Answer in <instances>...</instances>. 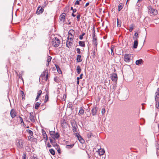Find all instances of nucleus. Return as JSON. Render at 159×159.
Here are the masks:
<instances>
[{
  "mask_svg": "<svg viewBox=\"0 0 159 159\" xmlns=\"http://www.w3.org/2000/svg\"><path fill=\"white\" fill-rule=\"evenodd\" d=\"M51 60H47L48 63L46 64V65L47 66H48L49 64V62L51 61Z\"/></svg>",
  "mask_w": 159,
  "mask_h": 159,
  "instance_id": "13d9d810",
  "label": "nucleus"
},
{
  "mask_svg": "<svg viewBox=\"0 0 159 159\" xmlns=\"http://www.w3.org/2000/svg\"><path fill=\"white\" fill-rule=\"evenodd\" d=\"M31 159H38L36 156H34Z\"/></svg>",
  "mask_w": 159,
  "mask_h": 159,
  "instance_id": "6e6d98bb",
  "label": "nucleus"
},
{
  "mask_svg": "<svg viewBox=\"0 0 159 159\" xmlns=\"http://www.w3.org/2000/svg\"><path fill=\"white\" fill-rule=\"evenodd\" d=\"M43 11V8L41 7H39L37 9L36 11V13L37 14H39L42 13Z\"/></svg>",
  "mask_w": 159,
  "mask_h": 159,
  "instance_id": "ddd939ff",
  "label": "nucleus"
},
{
  "mask_svg": "<svg viewBox=\"0 0 159 159\" xmlns=\"http://www.w3.org/2000/svg\"><path fill=\"white\" fill-rule=\"evenodd\" d=\"M92 54V55L91 57V58L93 59H95V57L96 56V54L95 50H94L93 51Z\"/></svg>",
  "mask_w": 159,
  "mask_h": 159,
  "instance_id": "5701e85b",
  "label": "nucleus"
},
{
  "mask_svg": "<svg viewBox=\"0 0 159 159\" xmlns=\"http://www.w3.org/2000/svg\"><path fill=\"white\" fill-rule=\"evenodd\" d=\"M42 134L44 139H46V140H48V136L45 131H42Z\"/></svg>",
  "mask_w": 159,
  "mask_h": 159,
  "instance_id": "412c9836",
  "label": "nucleus"
},
{
  "mask_svg": "<svg viewBox=\"0 0 159 159\" xmlns=\"http://www.w3.org/2000/svg\"><path fill=\"white\" fill-rule=\"evenodd\" d=\"M138 44V40H135L134 41L133 44V48H136L137 47Z\"/></svg>",
  "mask_w": 159,
  "mask_h": 159,
  "instance_id": "aec40b11",
  "label": "nucleus"
},
{
  "mask_svg": "<svg viewBox=\"0 0 159 159\" xmlns=\"http://www.w3.org/2000/svg\"><path fill=\"white\" fill-rule=\"evenodd\" d=\"M77 72L78 74H79L81 71V69L79 66H78L76 68Z\"/></svg>",
  "mask_w": 159,
  "mask_h": 159,
  "instance_id": "2f4dec72",
  "label": "nucleus"
},
{
  "mask_svg": "<svg viewBox=\"0 0 159 159\" xmlns=\"http://www.w3.org/2000/svg\"><path fill=\"white\" fill-rule=\"evenodd\" d=\"M74 145V144H71V145H67L66 146V148H72Z\"/></svg>",
  "mask_w": 159,
  "mask_h": 159,
  "instance_id": "4c0bfd02",
  "label": "nucleus"
},
{
  "mask_svg": "<svg viewBox=\"0 0 159 159\" xmlns=\"http://www.w3.org/2000/svg\"><path fill=\"white\" fill-rule=\"evenodd\" d=\"M127 94H128V91H127L125 92V93L124 94V95L125 96V99H126L127 98H128Z\"/></svg>",
  "mask_w": 159,
  "mask_h": 159,
  "instance_id": "79ce46f5",
  "label": "nucleus"
},
{
  "mask_svg": "<svg viewBox=\"0 0 159 159\" xmlns=\"http://www.w3.org/2000/svg\"><path fill=\"white\" fill-rule=\"evenodd\" d=\"M41 103L39 102H36L34 105V108L36 109H38Z\"/></svg>",
  "mask_w": 159,
  "mask_h": 159,
  "instance_id": "b1692460",
  "label": "nucleus"
},
{
  "mask_svg": "<svg viewBox=\"0 0 159 159\" xmlns=\"http://www.w3.org/2000/svg\"><path fill=\"white\" fill-rule=\"evenodd\" d=\"M48 73H47V74H46V76H44L43 77L41 78V79L42 80H44L45 81H47L48 80Z\"/></svg>",
  "mask_w": 159,
  "mask_h": 159,
  "instance_id": "c85d7f7f",
  "label": "nucleus"
},
{
  "mask_svg": "<svg viewBox=\"0 0 159 159\" xmlns=\"http://www.w3.org/2000/svg\"><path fill=\"white\" fill-rule=\"evenodd\" d=\"M78 140L79 141L80 143H83L84 142V141L82 138L81 136H80L78 139Z\"/></svg>",
  "mask_w": 159,
  "mask_h": 159,
  "instance_id": "cd10ccee",
  "label": "nucleus"
},
{
  "mask_svg": "<svg viewBox=\"0 0 159 159\" xmlns=\"http://www.w3.org/2000/svg\"><path fill=\"white\" fill-rule=\"evenodd\" d=\"M74 34L75 31L73 30H70L68 32V37L67 38L73 39Z\"/></svg>",
  "mask_w": 159,
  "mask_h": 159,
  "instance_id": "39448f33",
  "label": "nucleus"
},
{
  "mask_svg": "<svg viewBox=\"0 0 159 159\" xmlns=\"http://www.w3.org/2000/svg\"><path fill=\"white\" fill-rule=\"evenodd\" d=\"M26 131L29 133L30 135L31 136H33V133L32 131L30 129H27Z\"/></svg>",
  "mask_w": 159,
  "mask_h": 159,
  "instance_id": "473e14b6",
  "label": "nucleus"
},
{
  "mask_svg": "<svg viewBox=\"0 0 159 159\" xmlns=\"http://www.w3.org/2000/svg\"><path fill=\"white\" fill-rule=\"evenodd\" d=\"M29 119L30 120V121L31 122L33 123L35 122V120L34 119V116L33 115V112L30 113Z\"/></svg>",
  "mask_w": 159,
  "mask_h": 159,
  "instance_id": "2eb2a0df",
  "label": "nucleus"
},
{
  "mask_svg": "<svg viewBox=\"0 0 159 159\" xmlns=\"http://www.w3.org/2000/svg\"><path fill=\"white\" fill-rule=\"evenodd\" d=\"M84 110L83 109V108L82 107H80V110L79 111V112L78 113V115L79 116H81L82 115H83L84 114Z\"/></svg>",
  "mask_w": 159,
  "mask_h": 159,
  "instance_id": "4468645a",
  "label": "nucleus"
},
{
  "mask_svg": "<svg viewBox=\"0 0 159 159\" xmlns=\"http://www.w3.org/2000/svg\"><path fill=\"white\" fill-rule=\"evenodd\" d=\"M83 36L81 35H80L79 36V39L80 40H82L83 39Z\"/></svg>",
  "mask_w": 159,
  "mask_h": 159,
  "instance_id": "052dcab7",
  "label": "nucleus"
},
{
  "mask_svg": "<svg viewBox=\"0 0 159 159\" xmlns=\"http://www.w3.org/2000/svg\"><path fill=\"white\" fill-rule=\"evenodd\" d=\"M83 74H81L80 75V77H79L80 78V79H82V76H83Z\"/></svg>",
  "mask_w": 159,
  "mask_h": 159,
  "instance_id": "69168bd1",
  "label": "nucleus"
},
{
  "mask_svg": "<svg viewBox=\"0 0 159 159\" xmlns=\"http://www.w3.org/2000/svg\"><path fill=\"white\" fill-rule=\"evenodd\" d=\"M123 4L122 3H120V4H119L118 5V11H120L123 8Z\"/></svg>",
  "mask_w": 159,
  "mask_h": 159,
  "instance_id": "c756f323",
  "label": "nucleus"
},
{
  "mask_svg": "<svg viewBox=\"0 0 159 159\" xmlns=\"http://www.w3.org/2000/svg\"><path fill=\"white\" fill-rule=\"evenodd\" d=\"M79 79L80 78L79 77H77V84H79Z\"/></svg>",
  "mask_w": 159,
  "mask_h": 159,
  "instance_id": "864d4df0",
  "label": "nucleus"
},
{
  "mask_svg": "<svg viewBox=\"0 0 159 159\" xmlns=\"http://www.w3.org/2000/svg\"><path fill=\"white\" fill-rule=\"evenodd\" d=\"M61 126L63 128H65L67 127V122L66 120L65 119H62L61 120Z\"/></svg>",
  "mask_w": 159,
  "mask_h": 159,
  "instance_id": "f8f14e48",
  "label": "nucleus"
},
{
  "mask_svg": "<svg viewBox=\"0 0 159 159\" xmlns=\"http://www.w3.org/2000/svg\"><path fill=\"white\" fill-rule=\"evenodd\" d=\"M117 25L118 27H120L121 25V21H119L118 19H117Z\"/></svg>",
  "mask_w": 159,
  "mask_h": 159,
  "instance_id": "ea45409f",
  "label": "nucleus"
},
{
  "mask_svg": "<svg viewBox=\"0 0 159 159\" xmlns=\"http://www.w3.org/2000/svg\"><path fill=\"white\" fill-rule=\"evenodd\" d=\"M76 51H77V52L78 53H80V49L79 48H77L76 49Z\"/></svg>",
  "mask_w": 159,
  "mask_h": 159,
  "instance_id": "603ef678",
  "label": "nucleus"
},
{
  "mask_svg": "<svg viewBox=\"0 0 159 159\" xmlns=\"http://www.w3.org/2000/svg\"><path fill=\"white\" fill-rule=\"evenodd\" d=\"M155 99L156 102L159 101V96H155Z\"/></svg>",
  "mask_w": 159,
  "mask_h": 159,
  "instance_id": "37998d69",
  "label": "nucleus"
},
{
  "mask_svg": "<svg viewBox=\"0 0 159 159\" xmlns=\"http://www.w3.org/2000/svg\"><path fill=\"white\" fill-rule=\"evenodd\" d=\"M47 70H46L45 71L43 72L41 74V76H40L39 78V80H41V78L43 77L44 76H46V73H48V72H46Z\"/></svg>",
  "mask_w": 159,
  "mask_h": 159,
  "instance_id": "393cba45",
  "label": "nucleus"
},
{
  "mask_svg": "<svg viewBox=\"0 0 159 159\" xmlns=\"http://www.w3.org/2000/svg\"><path fill=\"white\" fill-rule=\"evenodd\" d=\"M20 94H21V95H22V98L23 99L25 97V95L24 93V92L22 91H21Z\"/></svg>",
  "mask_w": 159,
  "mask_h": 159,
  "instance_id": "58836bf2",
  "label": "nucleus"
},
{
  "mask_svg": "<svg viewBox=\"0 0 159 159\" xmlns=\"http://www.w3.org/2000/svg\"><path fill=\"white\" fill-rule=\"evenodd\" d=\"M50 141L51 143L56 148H58L59 147V145L55 142V139H50Z\"/></svg>",
  "mask_w": 159,
  "mask_h": 159,
  "instance_id": "423d86ee",
  "label": "nucleus"
},
{
  "mask_svg": "<svg viewBox=\"0 0 159 159\" xmlns=\"http://www.w3.org/2000/svg\"><path fill=\"white\" fill-rule=\"evenodd\" d=\"M98 153L99 155H104V153L105 152V150L103 149H100L98 150Z\"/></svg>",
  "mask_w": 159,
  "mask_h": 159,
  "instance_id": "f3484780",
  "label": "nucleus"
},
{
  "mask_svg": "<svg viewBox=\"0 0 159 159\" xmlns=\"http://www.w3.org/2000/svg\"><path fill=\"white\" fill-rule=\"evenodd\" d=\"M59 147L58 148V149H57V152L58 153H61V150H60V149L59 148Z\"/></svg>",
  "mask_w": 159,
  "mask_h": 159,
  "instance_id": "bf43d9fd",
  "label": "nucleus"
},
{
  "mask_svg": "<svg viewBox=\"0 0 159 159\" xmlns=\"http://www.w3.org/2000/svg\"><path fill=\"white\" fill-rule=\"evenodd\" d=\"M42 93V91L41 90H39L38 91L37 93V96L39 97Z\"/></svg>",
  "mask_w": 159,
  "mask_h": 159,
  "instance_id": "e433bc0d",
  "label": "nucleus"
},
{
  "mask_svg": "<svg viewBox=\"0 0 159 159\" xmlns=\"http://www.w3.org/2000/svg\"><path fill=\"white\" fill-rule=\"evenodd\" d=\"M92 135V133H90L88 134L87 135V137L88 139L90 138Z\"/></svg>",
  "mask_w": 159,
  "mask_h": 159,
  "instance_id": "a19ab883",
  "label": "nucleus"
},
{
  "mask_svg": "<svg viewBox=\"0 0 159 159\" xmlns=\"http://www.w3.org/2000/svg\"><path fill=\"white\" fill-rule=\"evenodd\" d=\"M156 96H159V92H156L155 93Z\"/></svg>",
  "mask_w": 159,
  "mask_h": 159,
  "instance_id": "0e129e2a",
  "label": "nucleus"
},
{
  "mask_svg": "<svg viewBox=\"0 0 159 159\" xmlns=\"http://www.w3.org/2000/svg\"><path fill=\"white\" fill-rule=\"evenodd\" d=\"M79 4H80L79 1L78 0L76 1L75 2V5H76V4L79 5Z\"/></svg>",
  "mask_w": 159,
  "mask_h": 159,
  "instance_id": "4d7b16f0",
  "label": "nucleus"
},
{
  "mask_svg": "<svg viewBox=\"0 0 159 159\" xmlns=\"http://www.w3.org/2000/svg\"><path fill=\"white\" fill-rule=\"evenodd\" d=\"M81 56L80 55H77L76 57V60H80L81 58Z\"/></svg>",
  "mask_w": 159,
  "mask_h": 159,
  "instance_id": "8fccbe9b",
  "label": "nucleus"
},
{
  "mask_svg": "<svg viewBox=\"0 0 159 159\" xmlns=\"http://www.w3.org/2000/svg\"><path fill=\"white\" fill-rule=\"evenodd\" d=\"M77 11V10H76L75 9H74L72 11H73V13H75V12Z\"/></svg>",
  "mask_w": 159,
  "mask_h": 159,
  "instance_id": "774afa93",
  "label": "nucleus"
},
{
  "mask_svg": "<svg viewBox=\"0 0 159 159\" xmlns=\"http://www.w3.org/2000/svg\"><path fill=\"white\" fill-rule=\"evenodd\" d=\"M139 38V35L137 32H136L134 36L133 39L134 40H137V39Z\"/></svg>",
  "mask_w": 159,
  "mask_h": 159,
  "instance_id": "7c9ffc66",
  "label": "nucleus"
},
{
  "mask_svg": "<svg viewBox=\"0 0 159 159\" xmlns=\"http://www.w3.org/2000/svg\"><path fill=\"white\" fill-rule=\"evenodd\" d=\"M75 135L76 136L77 138L78 139V138L80 137V136H81L80 135V134L78 133H75Z\"/></svg>",
  "mask_w": 159,
  "mask_h": 159,
  "instance_id": "49530a36",
  "label": "nucleus"
},
{
  "mask_svg": "<svg viewBox=\"0 0 159 159\" xmlns=\"http://www.w3.org/2000/svg\"><path fill=\"white\" fill-rule=\"evenodd\" d=\"M66 15L65 13H62L59 16V19L60 21L64 22L65 21Z\"/></svg>",
  "mask_w": 159,
  "mask_h": 159,
  "instance_id": "1a4fd4ad",
  "label": "nucleus"
},
{
  "mask_svg": "<svg viewBox=\"0 0 159 159\" xmlns=\"http://www.w3.org/2000/svg\"><path fill=\"white\" fill-rule=\"evenodd\" d=\"M79 45L81 47H85V45L84 42L83 41H80L79 42Z\"/></svg>",
  "mask_w": 159,
  "mask_h": 159,
  "instance_id": "a878e982",
  "label": "nucleus"
},
{
  "mask_svg": "<svg viewBox=\"0 0 159 159\" xmlns=\"http://www.w3.org/2000/svg\"><path fill=\"white\" fill-rule=\"evenodd\" d=\"M148 11L150 14L153 15H156L158 13L157 10L153 8L151 6H150L149 7Z\"/></svg>",
  "mask_w": 159,
  "mask_h": 159,
  "instance_id": "f03ea898",
  "label": "nucleus"
},
{
  "mask_svg": "<svg viewBox=\"0 0 159 159\" xmlns=\"http://www.w3.org/2000/svg\"><path fill=\"white\" fill-rule=\"evenodd\" d=\"M10 115L12 118H14L16 116V112L13 109H11L10 112Z\"/></svg>",
  "mask_w": 159,
  "mask_h": 159,
  "instance_id": "6ab92c4d",
  "label": "nucleus"
},
{
  "mask_svg": "<svg viewBox=\"0 0 159 159\" xmlns=\"http://www.w3.org/2000/svg\"><path fill=\"white\" fill-rule=\"evenodd\" d=\"M92 43L93 44L95 47H97L98 43L97 42V38L95 36V34H94L93 36Z\"/></svg>",
  "mask_w": 159,
  "mask_h": 159,
  "instance_id": "9d476101",
  "label": "nucleus"
},
{
  "mask_svg": "<svg viewBox=\"0 0 159 159\" xmlns=\"http://www.w3.org/2000/svg\"><path fill=\"white\" fill-rule=\"evenodd\" d=\"M74 42L73 39L67 38L66 43V47L69 48L71 47V45L73 44Z\"/></svg>",
  "mask_w": 159,
  "mask_h": 159,
  "instance_id": "20e7f679",
  "label": "nucleus"
},
{
  "mask_svg": "<svg viewBox=\"0 0 159 159\" xmlns=\"http://www.w3.org/2000/svg\"><path fill=\"white\" fill-rule=\"evenodd\" d=\"M56 67V68L57 70L59 73H61V71L59 68V66L57 65H55Z\"/></svg>",
  "mask_w": 159,
  "mask_h": 159,
  "instance_id": "72a5a7b5",
  "label": "nucleus"
},
{
  "mask_svg": "<svg viewBox=\"0 0 159 159\" xmlns=\"http://www.w3.org/2000/svg\"><path fill=\"white\" fill-rule=\"evenodd\" d=\"M98 110V108L97 107H95L92 108L91 112L93 116H94L96 115Z\"/></svg>",
  "mask_w": 159,
  "mask_h": 159,
  "instance_id": "0eeeda50",
  "label": "nucleus"
},
{
  "mask_svg": "<svg viewBox=\"0 0 159 159\" xmlns=\"http://www.w3.org/2000/svg\"><path fill=\"white\" fill-rule=\"evenodd\" d=\"M111 79L113 81L116 82L117 80V75L115 73L112 74Z\"/></svg>",
  "mask_w": 159,
  "mask_h": 159,
  "instance_id": "9b49d317",
  "label": "nucleus"
},
{
  "mask_svg": "<svg viewBox=\"0 0 159 159\" xmlns=\"http://www.w3.org/2000/svg\"><path fill=\"white\" fill-rule=\"evenodd\" d=\"M19 118H20L21 123H23L24 124L22 118L20 116H19Z\"/></svg>",
  "mask_w": 159,
  "mask_h": 159,
  "instance_id": "09e8293b",
  "label": "nucleus"
},
{
  "mask_svg": "<svg viewBox=\"0 0 159 159\" xmlns=\"http://www.w3.org/2000/svg\"><path fill=\"white\" fill-rule=\"evenodd\" d=\"M17 145L19 148H21L23 147V142L21 140H19L17 142Z\"/></svg>",
  "mask_w": 159,
  "mask_h": 159,
  "instance_id": "dca6fc26",
  "label": "nucleus"
},
{
  "mask_svg": "<svg viewBox=\"0 0 159 159\" xmlns=\"http://www.w3.org/2000/svg\"><path fill=\"white\" fill-rule=\"evenodd\" d=\"M80 14H78L77 15L76 18H77V20L78 21H79L80 20Z\"/></svg>",
  "mask_w": 159,
  "mask_h": 159,
  "instance_id": "a18cd8bd",
  "label": "nucleus"
},
{
  "mask_svg": "<svg viewBox=\"0 0 159 159\" xmlns=\"http://www.w3.org/2000/svg\"><path fill=\"white\" fill-rule=\"evenodd\" d=\"M22 159H26V154H23L22 156Z\"/></svg>",
  "mask_w": 159,
  "mask_h": 159,
  "instance_id": "de8ad7c7",
  "label": "nucleus"
},
{
  "mask_svg": "<svg viewBox=\"0 0 159 159\" xmlns=\"http://www.w3.org/2000/svg\"><path fill=\"white\" fill-rule=\"evenodd\" d=\"M89 5V2L86 3V4H85V6L84 7L88 6Z\"/></svg>",
  "mask_w": 159,
  "mask_h": 159,
  "instance_id": "e2e57ef3",
  "label": "nucleus"
},
{
  "mask_svg": "<svg viewBox=\"0 0 159 159\" xmlns=\"http://www.w3.org/2000/svg\"><path fill=\"white\" fill-rule=\"evenodd\" d=\"M48 93L47 92L45 96L44 101V102L46 103L48 101Z\"/></svg>",
  "mask_w": 159,
  "mask_h": 159,
  "instance_id": "4be33fe9",
  "label": "nucleus"
},
{
  "mask_svg": "<svg viewBox=\"0 0 159 159\" xmlns=\"http://www.w3.org/2000/svg\"><path fill=\"white\" fill-rule=\"evenodd\" d=\"M52 45L55 47H58L60 44V41L58 38H54L52 39Z\"/></svg>",
  "mask_w": 159,
  "mask_h": 159,
  "instance_id": "f257e3e1",
  "label": "nucleus"
},
{
  "mask_svg": "<svg viewBox=\"0 0 159 159\" xmlns=\"http://www.w3.org/2000/svg\"><path fill=\"white\" fill-rule=\"evenodd\" d=\"M52 59V57L50 56L48 57L47 60H51Z\"/></svg>",
  "mask_w": 159,
  "mask_h": 159,
  "instance_id": "338daca9",
  "label": "nucleus"
},
{
  "mask_svg": "<svg viewBox=\"0 0 159 159\" xmlns=\"http://www.w3.org/2000/svg\"><path fill=\"white\" fill-rule=\"evenodd\" d=\"M28 139L29 140H33V138L32 137V136H29L28 137Z\"/></svg>",
  "mask_w": 159,
  "mask_h": 159,
  "instance_id": "5fc2aeb1",
  "label": "nucleus"
},
{
  "mask_svg": "<svg viewBox=\"0 0 159 159\" xmlns=\"http://www.w3.org/2000/svg\"><path fill=\"white\" fill-rule=\"evenodd\" d=\"M49 134L54 139H58L59 137L58 133H55L54 131H50Z\"/></svg>",
  "mask_w": 159,
  "mask_h": 159,
  "instance_id": "7ed1b4c3",
  "label": "nucleus"
},
{
  "mask_svg": "<svg viewBox=\"0 0 159 159\" xmlns=\"http://www.w3.org/2000/svg\"><path fill=\"white\" fill-rule=\"evenodd\" d=\"M134 25L133 24H131V25L130 26H129V31L130 32H131L133 29H134Z\"/></svg>",
  "mask_w": 159,
  "mask_h": 159,
  "instance_id": "f704fd0d",
  "label": "nucleus"
},
{
  "mask_svg": "<svg viewBox=\"0 0 159 159\" xmlns=\"http://www.w3.org/2000/svg\"><path fill=\"white\" fill-rule=\"evenodd\" d=\"M131 55L128 54H125L124 57L125 60H130V59L131 58Z\"/></svg>",
  "mask_w": 159,
  "mask_h": 159,
  "instance_id": "a211bd4d",
  "label": "nucleus"
},
{
  "mask_svg": "<svg viewBox=\"0 0 159 159\" xmlns=\"http://www.w3.org/2000/svg\"><path fill=\"white\" fill-rule=\"evenodd\" d=\"M143 60H136V64L137 65H139V64H142L143 63Z\"/></svg>",
  "mask_w": 159,
  "mask_h": 159,
  "instance_id": "bb28decb",
  "label": "nucleus"
},
{
  "mask_svg": "<svg viewBox=\"0 0 159 159\" xmlns=\"http://www.w3.org/2000/svg\"><path fill=\"white\" fill-rule=\"evenodd\" d=\"M157 103L156 104V106L157 109H159V101L156 102Z\"/></svg>",
  "mask_w": 159,
  "mask_h": 159,
  "instance_id": "c03bdc74",
  "label": "nucleus"
},
{
  "mask_svg": "<svg viewBox=\"0 0 159 159\" xmlns=\"http://www.w3.org/2000/svg\"><path fill=\"white\" fill-rule=\"evenodd\" d=\"M50 153L52 155H54L55 154V151L53 149H50L49 150Z\"/></svg>",
  "mask_w": 159,
  "mask_h": 159,
  "instance_id": "c9c22d12",
  "label": "nucleus"
},
{
  "mask_svg": "<svg viewBox=\"0 0 159 159\" xmlns=\"http://www.w3.org/2000/svg\"><path fill=\"white\" fill-rule=\"evenodd\" d=\"M71 125L73 127L72 130L75 133L77 131V125L75 121H74L71 122Z\"/></svg>",
  "mask_w": 159,
  "mask_h": 159,
  "instance_id": "6e6552de",
  "label": "nucleus"
},
{
  "mask_svg": "<svg viewBox=\"0 0 159 159\" xmlns=\"http://www.w3.org/2000/svg\"><path fill=\"white\" fill-rule=\"evenodd\" d=\"M105 109L104 108H102V114H103L105 113Z\"/></svg>",
  "mask_w": 159,
  "mask_h": 159,
  "instance_id": "3c124183",
  "label": "nucleus"
},
{
  "mask_svg": "<svg viewBox=\"0 0 159 159\" xmlns=\"http://www.w3.org/2000/svg\"><path fill=\"white\" fill-rule=\"evenodd\" d=\"M111 54L112 55H113L114 54V53L113 52V49L112 48H111Z\"/></svg>",
  "mask_w": 159,
  "mask_h": 159,
  "instance_id": "680f3d73",
  "label": "nucleus"
}]
</instances>
